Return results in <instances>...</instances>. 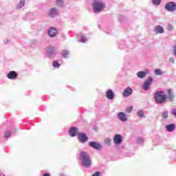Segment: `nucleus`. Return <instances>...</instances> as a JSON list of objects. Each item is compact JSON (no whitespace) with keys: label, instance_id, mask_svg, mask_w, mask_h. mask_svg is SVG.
<instances>
[{"label":"nucleus","instance_id":"f257e3e1","mask_svg":"<svg viewBox=\"0 0 176 176\" xmlns=\"http://www.w3.org/2000/svg\"><path fill=\"white\" fill-rule=\"evenodd\" d=\"M80 160H81L82 166H83V167H86L87 168L91 167V158L90 157L89 153H87V152L82 151L80 153Z\"/></svg>","mask_w":176,"mask_h":176},{"label":"nucleus","instance_id":"f03ea898","mask_svg":"<svg viewBox=\"0 0 176 176\" xmlns=\"http://www.w3.org/2000/svg\"><path fill=\"white\" fill-rule=\"evenodd\" d=\"M164 92L163 91H159L155 93L154 99L155 102L157 104H163L166 102V98H167V95H163Z\"/></svg>","mask_w":176,"mask_h":176},{"label":"nucleus","instance_id":"7ed1b4c3","mask_svg":"<svg viewBox=\"0 0 176 176\" xmlns=\"http://www.w3.org/2000/svg\"><path fill=\"white\" fill-rule=\"evenodd\" d=\"M105 8V3L102 0H95L93 3L94 12L100 13Z\"/></svg>","mask_w":176,"mask_h":176},{"label":"nucleus","instance_id":"20e7f679","mask_svg":"<svg viewBox=\"0 0 176 176\" xmlns=\"http://www.w3.org/2000/svg\"><path fill=\"white\" fill-rule=\"evenodd\" d=\"M153 82V78L151 76H148L146 80L144 82V85H142L143 90H144L145 91H148Z\"/></svg>","mask_w":176,"mask_h":176},{"label":"nucleus","instance_id":"39448f33","mask_svg":"<svg viewBox=\"0 0 176 176\" xmlns=\"http://www.w3.org/2000/svg\"><path fill=\"white\" fill-rule=\"evenodd\" d=\"M165 9L168 10V12H175L176 11V3L170 1L166 4Z\"/></svg>","mask_w":176,"mask_h":176},{"label":"nucleus","instance_id":"423d86ee","mask_svg":"<svg viewBox=\"0 0 176 176\" xmlns=\"http://www.w3.org/2000/svg\"><path fill=\"white\" fill-rule=\"evenodd\" d=\"M89 145L90 148H93L96 151H100V149H102L103 148L102 144L98 142H89Z\"/></svg>","mask_w":176,"mask_h":176},{"label":"nucleus","instance_id":"0eeeda50","mask_svg":"<svg viewBox=\"0 0 176 176\" xmlns=\"http://www.w3.org/2000/svg\"><path fill=\"white\" fill-rule=\"evenodd\" d=\"M47 57H54L56 56V47L49 46L47 48Z\"/></svg>","mask_w":176,"mask_h":176},{"label":"nucleus","instance_id":"6e6552de","mask_svg":"<svg viewBox=\"0 0 176 176\" xmlns=\"http://www.w3.org/2000/svg\"><path fill=\"white\" fill-rule=\"evenodd\" d=\"M113 141L116 145H120V144L123 142V138L120 134H116L115 135Z\"/></svg>","mask_w":176,"mask_h":176},{"label":"nucleus","instance_id":"1a4fd4ad","mask_svg":"<svg viewBox=\"0 0 176 176\" xmlns=\"http://www.w3.org/2000/svg\"><path fill=\"white\" fill-rule=\"evenodd\" d=\"M78 141H80L81 144H85V142H87V140H89V138H87V135H86V134L83 133H78Z\"/></svg>","mask_w":176,"mask_h":176},{"label":"nucleus","instance_id":"9d476101","mask_svg":"<svg viewBox=\"0 0 176 176\" xmlns=\"http://www.w3.org/2000/svg\"><path fill=\"white\" fill-rule=\"evenodd\" d=\"M57 34H58V32L55 28L51 27L48 30V35L50 38H56V36H57Z\"/></svg>","mask_w":176,"mask_h":176},{"label":"nucleus","instance_id":"9b49d317","mask_svg":"<svg viewBox=\"0 0 176 176\" xmlns=\"http://www.w3.org/2000/svg\"><path fill=\"white\" fill-rule=\"evenodd\" d=\"M149 73H150L149 69H146L145 71L138 72L137 73V76L140 79H144V78H145V76H146V75H149Z\"/></svg>","mask_w":176,"mask_h":176},{"label":"nucleus","instance_id":"f8f14e48","mask_svg":"<svg viewBox=\"0 0 176 176\" xmlns=\"http://www.w3.org/2000/svg\"><path fill=\"white\" fill-rule=\"evenodd\" d=\"M133 94V89H131V87H126L122 95L124 97H130V96H131Z\"/></svg>","mask_w":176,"mask_h":176},{"label":"nucleus","instance_id":"ddd939ff","mask_svg":"<svg viewBox=\"0 0 176 176\" xmlns=\"http://www.w3.org/2000/svg\"><path fill=\"white\" fill-rule=\"evenodd\" d=\"M58 9L53 8L50 10L48 14L50 17H56V16H58Z\"/></svg>","mask_w":176,"mask_h":176},{"label":"nucleus","instance_id":"4468645a","mask_svg":"<svg viewBox=\"0 0 176 176\" xmlns=\"http://www.w3.org/2000/svg\"><path fill=\"white\" fill-rule=\"evenodd\" d=\"M7 78H8V79H10L11 80H14V79L17 78V73L14 71H10L8 74Z\"/></svg>","mask_w":176,"mask_h":176},{"label":"nucleus","instance_id":"2eb2a0df","mask_svg":"<svg viewBox=\"0 0 176 176\" xmlns=\"http://www.w3.org/2000/svg\"><path fill=\"white\" fill-rule=\"evenodd\" d=\"M118 118L121 122H127V116L124 112H119L118 113Z\"/></svg>","mask_w":176,"mask_h":176},{"label":"nucleus","instance_id":"dca6fc26","mask_svg":"<svg viewBox=\"0 0 176 176\" xmlns=\"http://www.w3.org/2000/svg\"><path fill=\"white\" fill-rule=\"evenodd\" d=\"M106 96L108 100H113L115 94L113 93V91L109 89L106 91Z\"/></svg>","mask_w":176,"mask_h":176},{"label":"nucleus","instance_id":"f3484780","mask_svg":"<svg viewBox=\"0 0 176 176\" xmlns=\"http://www.w3.org/2000/svg\"><path fill=\"white\" fill-rule=\"evenodd\" d=\"M78 128L75 126H72L69 131L70 137H75V135L78 134Z\"/></svg>","mask_w":176,"mask_h":176},{"label":"nucleus","instance_id":"a211bd4d","mask_svg":"<svg viewBox=\"0 0 176 176\" xmlns=\"http://www.w3.org/2000/svg\"><path fill=\"white\" fill-rule=\"evenodd\" d=\"M154 32L155 34H163L164 32V29L162 25H158L155 28H154Z\"/></svg>","mask_w":176,"mask_h":176},{"label":"nucleus","instance_id":"6ab92c4d","mask_svg":"<svg viewBox=\"0 0 176 176\" xmlns=\"http://www.w3.org/2000/svg\"><path fill=\"white\" fill-rule=\"evenodd\" d=\"M174 129H175V124H170L166 125V130L168 131H170V132L173 131Z\"/></svg>","mask_w":176,"mask_h":176},{"label":"nucleus","instance_id":"aec40b11","mask_svg":"<svg viewBox=\"0 0 176 176\" xmlns=\"http://www.w3.org/2000/svg\"><path fill=\"white\" fill-rule=\"evenodd\" d=\"M24 5H25V0H21L16 5V9H21V8H24Z\"/></svg>","mask_w":176,"mask_h":176},{"label":"nucleus","instance_id":"412c9836","mask_svg":"<svg viewBox=\"0 0 176 176\" xmlns=\"http://www.w3.org/2000/svg\"><path fill=\"white\" fill-rule=\"evenodd\" d=\"M168 96L169 101H173V100H174V94H173V91L171 89L168 90Z\"/></svg>","mask_w":176,"mask_h":176},{"label":"nucleus","instance_id":"4be33fe9","mask_svg":"<svg viewBox=\"0 0 176 176\" xmlns=\"http://www.w3.org/2000/svg\"><path fill=\"white\" fill-rule=\"evenodd\" d=\"M137 116L138 118H143V119H145V113H144V110H138L137 111Z\"/></svg>","mask_w":176,"mask_h":176},{"label":"nucleus","instance_id":"5701e85b","mask_svg":"<svg viewBox=\"0 0 176 176\" xmlns=\"http://www.w3.org/2000/svg\"><path fill=\"white\" fill-rule=\"evenodd\" d=\"M56 6H58L59 8H61L62 6H64V0H55Z\"/></svg>","mask_w":176,"mask_h":176},{"label":"nucleus","instance_id":"b1692460","mask_svg":"<svg viewBox=\"0 0 176 176\" xmlns=\"http://www.w3.org/2000/svg\"><path fill=\"white\" fill-rule=\"evenodd\" d=\"M154 74L156 75L157 76H159L163 74V72H162V69H156L154 71Z\"/></svg>","mask_w":176,"mask_h":176},{"label":"nucleus","instance_id":"393cba45","mask_svg":"<svg viewBox=\"0 0 176 176\" xmlns=\"http://www.w3.org/2000/svg\"><path fill=\"white\" fill-rule=\"evenodd\" d=\"M68 54H69V51H68L67 50H65L62 51V56L65 58H67V57H68Z\"/></svg>","mask_w":176,"mask_h":176},{"label":"nucleus","instance_id":"a878e982","mask_svg":"<svg viewBox=\"0 0 176 176\" xmlns=\"http://www.w3.org/2000/svg\"><path fill=\"white\" fill-rule=\"evenodd\" d=\"M162 119H167L168 118V111H164L162 113Z\"/></svg>","mask_w":176,"mask_h":176},{"label":"nucleus","instance_id":"bb28decb","mask_svg":"<svg viewBox=\"0 0 176 176\" xmlns=\"http://www.w3.org/2000/svg\"><path fill=\"white\" fill-rule=\"evenodd\" d=\"M52 65L54 68H60V64L58 63V61L55 60L52 63Z\"/></svg>","mask_w":176,"mask_h":176},{"label":"nucleus","instance_id":"cd10ccee","mask_svg":"<svg viewBox=\"0 0 176 176\" xmlns=\"http://www.w3.org/2000/svg\"><path fill=\"white\" fill-rule=\"evenodd\" d=\"M12 134V133L9 131H6L4 133V138H6V140H8V138H9V137H10V135Z\"/></svg>","mask_w":176,"mask_h":176},{"label":"nucleus","instance_id":"c85d7f7f","mask_svg":"<svg viewBox=\"0 0 176 176\" xmlns=\"http://www.w3.org/2000/svg\"><path fill=\"white\" fill-rule=\"evenodd\" d=\"M112 142V140H111L110 138H107L104 140V144H106V145H111V143Z\"/></svg>","mask_w":176,"mask_h":176},{"label":"nucleus","instance_id":"c756f323","mask_svg":"<svg viewBox=\"0 0 176 176\" xmlns=\"http://www.w3.org/2000/svg\"><path fill=\"white\" fill-rule=\"evenodd\" d=\"M152 2L154 5L158 6L160 3L161 0H152Z\"/></svg>","mask_w":176,"mask_h":176},{"label":"nucleus","instance_id":"7c9ffc66","mask_svg":"<svg viewBox=\"0 0 176 176\" xmlns=\"http://www.w3.org/2000/svg\"><path fill=\"white\" fill-rule=\"evenodd\" d=\"M137 142H138V144H142V142H144V138H138L137 139Z\"/></svg>","mask_w":176,"mask_h":176},{"label":"nucleus","instance_id":"2f4dec72","mask_svg":"<svg viewBox=\"0 0 176 176\" xmlns=\"http://www.w3.org/2000/svg\"><path fill=\"white\" fill-rule=\"evenodd\" d=\"M132 111H133V107H127L126 109V112H127L128 113H130V112H131Z\"/></svg>","mask_w":176,"mask_h":176},{"label":"nucleus","instance_id":"473e14b6","mask_svg":"<svg viewBox=\"0 0 176 176\" xmlns=\"http://www.w3.org/2000/svg\"><path fill=\"white\" fill-rule=\"evenodd\" d=\"M80 41L82 42V43H85V42L87 41L86 39V37H85L84 36H81Z\"/></svg>","mask_w":176,"mask_h":176},{"label":"nucleus","instance_id":"72a5a7b5","mask_svg":"<svg viewBox=\"0 0 176 176\" xmlns=\"http://www.w3.org/2000/svg\"><path fill=\"white\" fill-rule=\"evenodd\" d=\"M167 30L168 31H173V30H174V28L173 27V25H168L167 27Z\"/></svg>","mask_w":176,"mask_h":176},{"label":"nucleus","instance_id":"f704fd0d","mask_svg":"<svg viewBox=\"0 0 176 176\" xmlns=\"http://www.w3.org/2000/svg\"><path fill=\"white\" fill-rule=\"evenodd\" d=\"M173 52L174 56L176 57V44L173 47Z\"/></svg>","mask_w":176,"mask_h":176},{"label":"nucleus","instance_id":"c9c22d12","mask_svg":"<svg viewBox=\"0 0 176 176\" xmlns=\"http://www.w3.org/2000/svg\"><path fill=\"white\" fill-rule=\"evenodd\" d=\"M10 43V40L6 39L3 41L4 45H8V43Z\"/></svg>","mask_w":176,"mask_h":176},{"label":"nucleus","instance_id":"e433bc0d","mask_svg":"<svg viewBox=\"0 0 176 176\" xmlns=\"http://www.w3.org/2000/svg\"><path fill=\"white\" fill-rule=\"evenodd\" d=\"M92 176H100V172H96Z\"/></svg>","mask_w":176,"mask_h":176},{"label":"nucleus","instance_id":"4c0bfd02","mask_svg":"<svg viewBox=\"0 0 176 176\" xmlns=\"http://www.w3.org/2000/svg\"><path fill=\"white\" fill-rule=\"evenodd\" d=\"M169 61H170V63H173V64H174V58H170Z\"/></svg>","mask_w":176,"mask_h":176},{"label":"nucleus","instance_id":"58836bf2","mask_svg":"<svg viewBox=\"0 0 176 176\" xmlns=\"http://www.w3.org/2000/svg\"><path fill=\"white\" fill-rule=\"evenodd\" d=\"M43 176H50V175L49 173H45Z\"/></svg>","mask_w":176,"mask_h":176}]
</instances>
